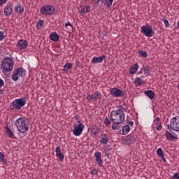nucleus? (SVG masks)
<instances>
[{
	"label": "nucleus",
	"instance_id": "nucleus-18",
	"mask_svg": "<svg viewBox=\"0 0 179 179\" xmlns=\"http://www.w3.org/2000/svg\"><path fill=\"white\" fill-rule=\"evenodd\" d=\"M165 136H166L167 141H170L171 142H173V141H176V139H177V136L172 135L171 133H170L167 130L165 132Z\"/></svg>",
	"mask_w": 179,
	"mask_h": 179
},
{
	"label": "nucleus",
	"instance_id": "nucleus-28",
	"mask_svg": "<svg viewBox=\"0 0 179 179\" xmlns=\"http://www.w3.org/2000/svg\"><path fill=\"white\" fill-rule=\"evenodd\" d=\"M143 82L145 81L139 77L136 78L134 80V83L137 85V86H142V85H143Z\"/></svg>",
	"mask_w": 179,
	"mask_h": 179
},
{
	"label": "nucleus",
	"instance_id": "nucleus-46",
	"mask_svg": "<svg viewBox=\"0 0 179 179\" xmlns=\"http://www.w3.org/2000/svg\"><path fill=\"white\" fill-rule=\"evenodd\" d=\"M128 124L130 125V127H134V122L132 121H129Z\"/></svg>",
	"mask_w": 179,
	"mask_h": 179
},
{
	"label": "nucleus",
	"instance_id": "nucleus-17",
	"mask_svg": "<svg viewBox=\"0 0 179 179\" xmlns=\"http://www.w3.org/2000/svg\"><path fill=\"white\" fill-rule=\"evenodd\" d=\"M14 10L15 13H17L18 15H22L24 12V8L22 6V4H17Z\"/></svg>",
	"mask_w": 179,
	"mask_h": 179
},
{
	"label": "nucleus",
	"instance_id": "nucleus-31",
	"mask_svg": "<svg viewBox=\"0 0 179 179\" xmlns=\"http://www.w3.org/2000/svg\"><path fill=\"white\" fill-rule=\"evenodd\" d=\"M138 55L143 57V58H148V52L145 50H139Z\"/></svg>",
	"mask_w": 179,
	"mask_h": 179
},
{
	"label": "nucleus",
	"instance_id": "nucleus-23",
	"mask_svg": "<svg viewBox=\"0 0 179 179\" xmlns=\"http://www.w3.org/2000/svg\"><path fill=\"white\" fill-rule=\"evenodd\" d=\"M13 10L12 9V8H10V7H6L4 8V12H3L4 15L7 16V17H9V16H10V15H12Z\"/></svg>",
	"mask_w": 179,
	"mask_h": 179
},
{
	"label": "nucleus",
	"instance_id": "nucleus-35",
	"mask_svg": "<svg viewBox=\"0 0 179 179\" xmlns=\"http://www.w3.org/2000/svg\"><path fill=\"white\" fill-rule=\"evenodd\" d=\"M156 125H157L156 129L157 131H162V129H163V127L162 126V122H157Z\"/></svg>",
	"mask_w": 179,
	"mask_h": 179
},
{
	"label": "nucleus",
	"instance_id": "nucleus-39",
	"mask_svg": "<svg viewBox=\"0 0 179 179\" xmlns=\"http://www.w3.org/2000/svg\"><path fill=\"white\" fill-rule=\"evenodd\" d=\"M100 2L101 3H103V2H104V0H96V1L95 2V6H99V5H100Z\"/></svg>",
	"mask_w": 179,
	"mask_h": 179
},
{
	"label": "nucleus",
	"instance_id": "nucleus-53",
	"mask_svg": "<svg viewBox=\"0 0 179 179\" xmlns=\"http://www.w3.org/2000/svg\"><path fill=\"white\" fill-rule=\"evenodd\" d=\"M141 78H145V76H141Z\"/></svg>",
	"mask_w": 179,
	"mask_h": 179
},
{
	"label": "nucleus",
	"instance_id": "nucleus-29",
	"mask_svg": "<svg viewBox=\"0 0 179 179\" xmlns=\"http://www.w3.org/2000/svg\"><path fill=\"white\" fill-rule=\"evenodd\" d=\"M0 162L4 163L5 164H8V160L5 159V155L3 152H0Z\"/></svg>",
	"mask_w": 179,
	"mask_h": 179
},
{
	"label": "nucleus",
	"instance_id": "nucleus-1",
	"mask_svg": "<svg viewBox=\"0 0 179 179\" xmlns=\"http://www.w3.org/2000/svg\"><path fill=\"white\" fill-rule=\"evenodd\" d=\"M110 119L113 124L120 125L125 121V113L122 110V106L118 108L117 110H113L110 113Z\"/></svg>",
	"mask_w": 179,
	"mask_h": 179
},
{
	"label": "nucleus",
	"instance_id": "nucleus-16",
	"mask_svg": "<svg viewBox=\"0 0 179 179\" xmlns=\"http://www.w3.org/2000/svg\"><path fill=\"white\" fill-rule=\"evenodd\" d=\"M55 152H56V157H59V161L64 162V159L65 157L64 156V154H62V152H61V148L57 147L55 149Z\"/></svg>",
	"mask_w": 179,
	"mask_h": 179
},
{
	"label": "nucleus",
	"instance_id": "nucleus-42",
	"mask_svg": "<svg viewBox=\"0 0 179 179\" xmlns=\"http://www.w3.org/2000/svg\"><path fill=\"white\" fill-rule=\"evenodd\" d=\"M97 173H99V171L96 169H94L91 171V173L93 175H96Z\"/></svg>",
	"mask_w": 179,
	"mask_h": 179
},
{
	"label": "nucleus",
	"instance_id": "nucleus-49",
	"mask_svg": "<svg viewBox=\"0 0 179 179\" xmlns=\"http://www.w3.org/2000/svg\"><path fill=\"white\" fill-rule=\"evenodd\" d=\"M156 122H160V117H156L155 120Z\"/></svg>",
	"mask_w": 179,
	"mask_h": 179
},
{
	"label": "nucleus",
	"instance_id": "nucleus-40",
	"mask_svg": "<svg viewBox=\"0 0 179 179\" xmlns=\"http://www.w3.org/2000/svg\"><path fill=\"white\" fill-rule=\"evenodd\" d=\"M65 26L67 29H72V24L69 22L65 23Z\"/></svg>",
	"mask_w": 179,
	"mask_h": 179
},
{
	"label": "nucleus",
	"instance_id": "nucleus-12",
	"mask_svg": "<svg viewBox=\"0 0 179 179\" xmlns=\"http://www.w3.org/2000/svg\"><path fill=\"white\" fill-rule=\"evenodd\" d=\"M87 99L90 101L92 100L93 101H97V100H100V99H101V94L96 92L94 94L88 95Z\"/></svg>",
	"mask_w": 179,
	"mask_h": 179
},
{
	"label": "nucleus",
	"instance_id": "nucleus-19",
	"mask_svg": "<svg viewBox=\"0 0 179 179\" xmlns=\"http://www.w3.org/2000/svg\"><path fill=\"white\" fill-rule=\"evenodd\" d=\"M6 133L10 139H16V136H15V134H13V132L8 126L6 127Z\"/></svg>",
	"mask_w": 179,
	"mask_h": 179
},
{
	"label": "nucleus",
	"instance_id": "nucleus-20",
	"mask_svg": "<svg viewBox=\"0 0 179 179\" xmlns=\"http://www.w3.org/2000/svg\"><path fill=\"white\" fill-rule=\"evenodd\" d=\"M50 38L52 41H59V35L57 34V32H52L50 35Z\"/></svg>",
	"mask_w": 179,
	"mask_h": 179
},
{
	"label": "nucleus",
	"instance_id": "nucleus-41",
	"mask_svg": "<svg viewBox=\"0 0 179 179\" xmlns=\"http://www.w3.org/2000/svg\"><path fill=\"white\" fill-rule=\"evenodd\" d=\"M44 24V21L43 20H39L37 22V26H43Z\"/></svg>",
	"mask_w": 179,
	"mask_h": 179
},
{
	"label": "nucleus",
	"instance_id": "nucleus-34",
	"mask_svg": "<svg viewBox=\"0 0 179 179\" xmlns=\"http://www.w3.org/2000/svg\"><path fill=\"white\" fill-rule=\"evenodd\" d=\"M104 124L106 127H110L111 125V122L108 120V117H106L104 120Z\"/></svg>",
	"mask_w": 179,
	"mask_h": 179
},
{
	"label": "nucleus",
	"instance_id": "nucleus-47",
	"mask_svg": "<svg viewBox=\"0 0 179 179\" xmlns=\"http://www.w3.org/2000/svg\"><path fill=\"white\" fill-rule=\"evenodd\" d=\"M105 155L106 156V157H110V152H108V151H106Z\"/></svg>",
	"mask_w": 179,
	"mask_h": 179
},
{
	"label": "nucleus",
	"instance_id": "nucleus-44",
	"mask_svg": "<svg viewBox=\"0 0 179 179\" xmlns=\"http://www.w3.org/2000/svg\"><path fill=\"white\" fill-rule=\"evenodd\" d=\"M3 85H5V83L3 82V80L2 79L0 78V87H2V86H3Z\"/></svg>",
	"mask_w": 179,
	"mask_h": 179
},
{
	"label": "nucleus",
	"instance_id": "nucleus-14",
	"mask_svg": "<svg viewBox=\"0 0 179 179\" xmlns=\"http://www.w3.org/2000/svg\"><path fill=\"white\" fill-rule=\"evenodd\" d=\"M106 59V55H103L100 57H94L92 59V64H100L103 60Z\"/></svg>",
	"mask_w": 179,
	"mask_h": 179
},
{
	"label": "nucleus",
	"instance_id": "nucleus-2",
	"mask_svg": "<svg viewBox=\"0 0 179 179\" xmlns=\"http://www.w3.org/2000/svg\"><path fill=\"white\" fill-rule=\"evenodd\" d=\"M14 125L21 134H24V132L29 131V121L27 117H20L17 119L14 122Z\"/></svg>",
	"mask_w": 179,
	"mask_h": 179
},
{
	"label": "nucleus",
	"instance_id": "nucleus-52",
	"mask_svg": "<svg viewBox=\"0 0 179 179\" xmlns=\"http://www.w3.org/2000/svg\"><path fill=\"white\" fill-rule=\"evenodd\" d=\"M139 73H140V74L142 73V69L140 71Z\"/></svg>",
	"mask_w": 179,
	"mask_h": 179
},
{
	"label": "nucleus",
	"instance_id": "nucleus-32",
	"mask_svg": "<svg viewBox=\"0 0 179 179\" xmlns=\"http://www.w3.org/2000/svg\"><path fill=\"white\" fill-rule=\"evenodd\" d=\"M114 0H105L104 5H106L107 8H111Z\"/></svg>",
	"mask_w": 179,
	"mask_h": 179
},
{
	"label": "nucleus",
	"instance_id": "nucleus-4",
	"mask_svg": "<svg viewBox=\"0 0 179 179\" xmlns=\"http://www.w3.org/2000/svg\"><path fill=\"white\" fill-rule=\"evenodd\" d=\"M26 76V70L23 67H19L14 70L11 79L14 82H17L19 80V78H24Z\"/></svg>",
	"mask_w": 179,
	"mask_h": 179
},
{
	"label": "nucleus",
	"instance_id": "nucleus-7",
	"mask_svg": "<svg viewBox=\"0 0 179 179\" xmlns=\"http://www.w3.org/2000/svg\"><path fill=\"white\" fill-rule=\"evenodd\" d=\"M170 124L167 125L169 131H176L179 132V116L173 117L170 120Z\"/></svg>",
	"mask_w": 179,
	"mask_h": 179
},
{
	"label": "nucleus",
	"instance_id": "nucleus-43",
	"mask_svg": "<svg viewBox=\"0 0 179 179\" xmlns=\"http://www.w3.org/2000/svg\"><path fill=\"white\" fill-rule=\"evenodd\" d=\"M112 129H113L114 131H116V129H118V127L117 126V124H113V125H112Z\"/></svg>",
	"mask_w": 179,
	"mask_h": 179
},
{
	"label": "nucleus",
	"instance_id": "nucleus-33",
	"mask_svg": "<svg viewBox=\"0 0 179 179\" xmlns=\"http://www.w3.org/2000/svg\"><path fill=\"white\" fill-rule=\"evenodd\" d=\"M157 154L158 155V156H159V157L164 156V153H163V150L162 148L157 149Z\"/></svg>",
	"mask_w": 179,
	"mask_h": 179
},
{
	"label": "nucleus",
	"instance_id": "nucleus-21",
	"mask_svg": "<svg viewBox=\"0 0 179 179\" xmlns=\"http://www.w3.org/2000/svg\"><path fill=\"white\" fill-rule=\"evenodd\" d=\"M102 145H107L108 143V137L107 134H103L101 135V140L100 141Z\"/></svg>",
	"mask_w": 179,
	"mask_h": 179
},
{
	"label": "nucleus",
	"instance_id": "nucleus-38",
	"mask_svg": "<svg viewBox=\"0 0 179 179\" xmlns=\"http://www.w3.org/2000/svg\"><path fill=\"white\" fill-rule=\"evenodd\" d=\"M3 38H5V34L3 33V31H0V41H2Z\"/></svg>",
	"mask_w": 179,
	"mask_h": 179
},
{
	"label": "nucleus",
	"instance_id": "nucleus-22",
	"mask_svg": "<svg viewBox=\"0 0 179 179\" xmlns=\"http://www.w3.org/2000/svg\"><path fill=\"white\" fill-rule=\"evenodd\" d=\"M138 68H139V66L138 65V64H135L132 66V67H131L129 70V73L131 75H135V73H136V71H138Z\"/></svg>",
	"mask_w": 179,
	"mask_h": 179
},
{
	"label": "nucleus",
	"instance_id": "nucleus-8",
	"mask_svg": "<svg viewBox=\"0 0 179 179\" xmlns=\"http://www.w3.org/2000/svg\"><path fill=\"white\" fill-rule=\"evenodd\" d=\"M77 122L78 124H74L73 134L75 136H80V135H82V132H83V130L85 129V124L79 120Z\"/></svg>",
	"mask_w": 179,
	"mask_h": 179
},
{
	"label": "nucleus",
	"instance_id": "nucleus-51",
	"mask_svg": "<svg viewBox=\"0 0 179 179\" xmlns=\"http://www.w3.org/2000/svg\"><path fill=\"white\" fill-rule=\"evenodd\" d=\"M177 89H178V90H179V83L177 85Z\"/></svg>",
	"mask_w": 179,
	"mask_h": 179
},
{
	"label": "nucleus",
	"instance_id": "nucleus-25",
	"mask_svg": "<svg viewBox=\"0 0 179 179\" xmlns=\"http://www.w3.org/2000/svg\"><path fill=\"white\" fill-rule=\"evenodd\" d=\"M90 10V6H86L85 7H83L80 11V13H82L83 15H86L87 12Z\"/></svg>",
	"mask_w": 179,
	"mask_h": 179
},
{
	"label": "nucleus",
	"instance_id": "nucleus-27",
	"mask_svg": "<svg viewBox=\"0 0 179 179\" xmlns=\"http://www.w3.org/2000/svg\"><path fill=\"white\" fill-rule=\"evenodd\" d=\"M131 131V128L129 127V125H126L122 127V135H127L128 132Z\"/></svg>",
	"mask_w": 179,
	"mask_h": 179
},
{
	"label": "nucleus",
	"instance_id": "nucleus-26",
	"mask_svg": "<svg viewBox=\"0 0 179 179\" xmlns=\"http://www.w3.org/2000/svg\"><path fill=\"white\" fill-rule=\"evenodd\" d=\"M143 71L144 72V74L145 76H150V67L149 66H147L145 67H143Z\"/></svg>",
	"mask_w": 179,
	"mask_h": 179
},
{
	"label": "nucleus",
	"instance_id": "nucleus-13",
	"mask_svg": "<svg viewBox=\"0 0 179 179\" xmlns=\"http://www.w3.org/2000/svg\"><path fill=\"white\" fill-rule=\"evenodd\" d=\"M94 157L97 162V164L99 167L103 166V159H101V152H96L94 153Z\"/></svg>",
	"mask_w": 179,
	"mask_h": 179
},
{
	"label": "nucleus",
	"instance_id": "nucleus-11",
	"mask_svg": "<svg viewBox=\"0 0 179 179\" xmlns=\"http://www.w3.org/2000/svg\"><path fill=\"white\" fill-rule=\"evenodd\" d=\"M135 142H136V138L134 136V134H129L123 139L124 145H132Z\"/></svg>",
	"mask_w": 179,
	"mask_h": 179
},
{
	"label": "nucleus",
	"instance_id": "nucleus-54",
	"mask_svg": "<svg viewBox=\"0 0 179 179\" xmlns=\"http://www.w3.org/2000/svg\"><path fill=\"white\" fill-rule=\"evenodd\" d=\"M0 27H1V23H0Z\"/></svg>",
	"mask_w": 179,
	"mask_h": 179
},
{
	"label": "nucleus",
	"instance_id": "nucleus-50",
	"mask_svg": "<svg viewBox=\"0 0 179 179\" xmlns=\"http://www.w3.org/2000/svg\"><path fill=\"white\" fill-rule=\"evenodd\" d=\"M79 118H80V116H79V115H76L75 119L76 120H79Z\"/></svg>",
	"mask_w": 179,
	"mask_h": 179
},
{
	"label": "nucleus",
	"instance_id": "nucleus-5",
	"mask_svg": "<svg viewBox=\"0 0 179 179\" xmlns=\"http://www.w3.org/2000/svg\"><path fill=\"white\" fill-rule=\"evenodd\" d=\"M26 105V98L22 97L20 99H15L13 102L10 103V110H20L22 107Z\"/></svg>",
	"mask_w": 179,
	"mask_h": 179
},
{
	"label": "nucleus",
	"instance_id": "nucleus-37",
	"mask_svg": "<svg viewBox=\"0 0 179 179\" xmlns=\"http://www.w3.org/2000/svg\"><path fill=\"white\" fill-rule=\"evenodd\" d=\"M171 179H179V173L178 172L174 173Z\"/></svg>",
	"mask_w": 179,
	"mask_h": 179
},
{
	"label": "nucleus",
	"instance_id": "nucleus-36",
	"mask_svg": "<svg viewBox=\"0 0 179 179\" xmlns=\"http://www.w3.org/2000/svg\"><path fill=\"white\" fill-rule=\"evenodd\" d=\"M162 21L164 22L165 27H170V24L169 23V20H167V19L164 17V18H162Z\"/></svg>",
	"mask_w": 179,
	"mask_h": 179
},
{
	"label": "nucleus",
	"instance_id": "nucleus-24",
	"mask_svg": "<svg viewBox=\"0 0 179 179\" xmlns=\"http://www.w3.org/2000/svg\"><path fill=\"white\" fill-rule=\"evenodd\" d=\"M144 93H145V96H148V97H149V99H150L151 100L152 99H155V92H153V91L147 90V91H145Z\"/></svg>",
	"mask_w": 179,
	"mask_h": 179
},
{
	"label": "nucleus",
	"instance_id": "nucleus-45",
	"mask_svg": "<svg viewBox=\"0 0 179 179\" xmlns=\"http://www.w3.org/2000/svg\"><path fill=\"white\" fill-rule=\"evenodd\" d=\"M4 3H6V0H0V5H3Z\"/></svg>",
	"mask_w": 179,
	"mask_h": 179
},
{
	"label": "nucleus",
	"instance_id": "nucleus-30",
	"mask_svg": "<svg viewBox=\"0 0 179 179\" xmlns=\"http://www.w3.org/2000/svg\"><path fill=\"white\" fill-rule=\"evenodd\" d=\"M71 68H72V63H66L64 66L63 71H65V72H68V71H69V69H71Z\"/></svg>",
	"mask_w": 179,
	"mask_h": 179
},
{
	"label": "nucleus",
	"instance_id": "nucleus-6",
	"mask_svg": "<svg viewBox=\"0 0 179 179\" xmlns=\"http://www.w3.org/2000/svg\"><path fill=\"white\" fill-rule=\"evenodd\" d=\"M55 12V7L52 5H46L41 7L40 13L45 16H51Z\"/></svg>",
	"mask_w": 179,
	"mask_h": 179
},
{
	"label": "nucleus",
	"instance_id": "nucleus-3",
	"mask_svg": "<svg viewBox=\"0 0 179 179\" xmlns=\"http://www.w3.org/2000/svg\"><path fill=\"white\" fill-rule=\"evenodd\" d=\"M13 59L10 57H6L1 62V69L3 73L6 72H11L13 70L14 65Z\"/></svg>",
	"mask_w": 179,
	"mask_h": 179
},
{
	"label": "nucleus",
	"instance_id": "nucleus-48",
	"mask_svg": "<svg viewBox=\"0 0 179 179\" xmlns=\"http://www.w3.org/2000/svg\"><path fill=\"white\" fill-rule=\"evenodd\" d=\"M160 157L163 160V162H164V163L166 162V157H164V155H163L162 157Z\"/></svg>",
	"mask_w": 179,
	"mask_h": 179
},
{
	"label": "nucleus",
	"instance_id": "nucleus-9",
	"mask_svg": "<svg viewBox=\"0 0 179 179\" xmlns=\"http://www.w3.org/2000/svg\"><path fill=\"white\" fill-rule=\"evenodd\" d=\"M141 30L145 37H153V35L155 34L153 28H152V26L150 25H143L141 27Z\"/></svg>",
	"mask_w": 179,
	"mask_h": 179
},
{
	"label": "nucleus",
	"instance_id": "nucleus-10",
	"mask_svg": "<svg viewBox=\"0 0 179 179\" xmlns=\"http://www.w3.org/2000/svg\"><path fill=\"white\" fill-rule=\"evenodd\" d=\"M110 94L113 96V97H124L127 92L118 88H113L110 90Z\"/></svg>",
	"mask_w": 179,
	"mask_h": 179
},
{
	"label": "nucleus",
	"instance_id": "nucleus-15",
	"mask_svg": "<svg viewBox=\"0 0 179 179\" xmlns=\"http://www.w3.org/2000/svg\"><path fill=\"white\" fill-rule=\"evenodd\" d=\"M17 47H19L20 50H26V48H27V41L24 39L20 40L17 43Z\"/></svg>",
	"mask_w": 179,
	"mask_h": 179
}]
</instances>
